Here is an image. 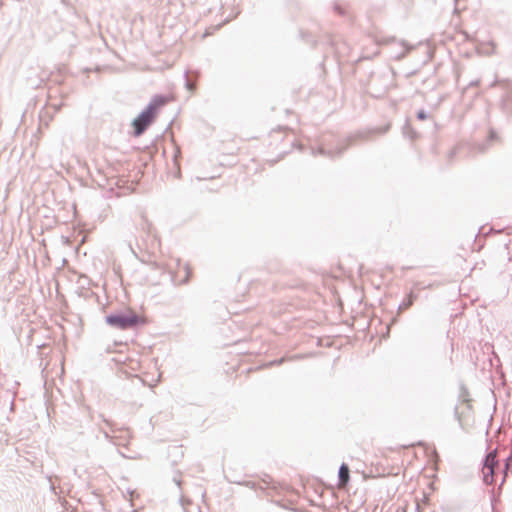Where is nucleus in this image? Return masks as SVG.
I'll return each instance as SVG.
<instances>
[{"instance_id":"nucleus-1","label":"nucleus","mask_w":512,"mask_h":512,"mask_svg":"<svg viewBox=\"0 0 512 512\" xmlns=\"http://www.w3.org/2000/svg\"><path fill=\"white\" fill-rule=\"evenodd\" d=\"M106 322L118 329L125 330L146 323V319L142 315H138L133 311H126L120 314L109 315Z\"/></svg>"},{"instance_id":"nucleus-2","label":"nucleus","mask_w":512,"mask_h":512,"mask_svg":"<svg viewBox=\"0 0 512 512\" xmlns=\"http://www.w3.org/2000/svg\"><path fill=\"white\" fill-rule=\"evenodd\" d=\"M498 466L497 452L492 451L486 456L482 467L483 481L486 484L491 485L495 483V469Z\"/></svg>"},{"instance_id":"nucleus-3","label":"nucleus","mask_w":512,"mask_h":512,"mask_svg":"<svg viewBox=\"0 0 512 512\" xmlns=\"http://www.w3.org/2000/svg\"><path fill=\"white\" fill-rule=\"evenodd\" d=\"M155 115L147 108L133 121L135 136H140L145 129L153 122Z\"/></svg>"},{"instance_id":"nucleus-4","label":"nucleus","mask_w":512,"mask_h":512,"mask_svg":"<svg viewBox=\"0 0 512 512\" xmlns=\"http://www.w3.org/2000/svg\"><path fill=\"white\" fill-rule=\"evenodd\" d=\"M457 418L462 426H469L473 419L472 407L469 402H462L456 408Z\"/></svg>"},{"instance_id":"nucleus-5","label":"nucleus","mask_w":512,"mask_h":512,"mask_svg":"<svg viewBox=\"0 0 512 512\" xmlns=\"http://www.w3.org/2000/svg\"><path fill=\"white\" fill-rule=\"evenodd\" d=\"M173 96L170 95H156L153 97L149 105L147 106V109L152 112L155 116L157 115L158 111L164 107L169 102L173 101Z\"/></svg>"},{"instance_id":"nucleus-6","label":"nucleus","mask_w":512,"mask_h":512,"mask_svg":"<svg viewBox=\"0 0 512 512\" xmlns=\"http://www.w3.org/2000/svg\"><path fill=\"white\" fill-rule=\"evenodd\" d=\"M349 481V468L347 465H341L339 469V486L344 487Z\"/></svg>"},{"instance_id":"nucleus-7","label":"nucleus","mask_w":512,"mask_h":512,"mask_svg":"<svg viewBox=\"0 0 512 512\" xmlns=\"http://www.w3.org/2000/svg\"><path fill=\"white\" fill-rule=\"evenodd\" d=\"M419 118L420 119H424L425 118V115L423 113H419Z\"/></svg>"},{"instance_id":"nucleus-8","label":"nucleus","mask_w":512,"mask_h":512,"mask_svg":"<svg viewBox=\"0 0 512 512\" xmlns=\"http://www.w3.org/2000/svg\"><path fill=\"white\" fill-rule=\"evenodd\" d=\"M509 467H510V464H509V460H508L507 463H506V470H508Z\"/></svg>"},{"instance_id":"nucleus-9","label":"nucleus","mask_w":512,"mask_h":512,"mask_svg":"<svg viewBox=\"0 0 512 512\" xmlns=\"http://www.w3.org/2000/svg\"><path fill=\"white\" fill-rule=\"evenodd\" d=\"M505 477H506V471L504 472V476L502 478V481L504 482L505 481Z\"/></svg>"}]
</instances>
